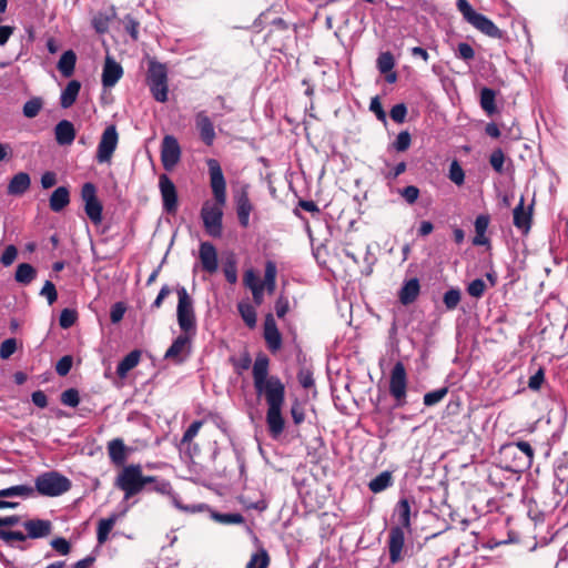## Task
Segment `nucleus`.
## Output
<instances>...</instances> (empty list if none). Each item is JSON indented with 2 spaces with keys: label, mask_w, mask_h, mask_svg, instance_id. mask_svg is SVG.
Here are the masks:
<instances>
[{
  "label": "nucleus",
  "mask_w": 568,
  "mask_h": 568,
  "mask_svg": "<svg viewBox=\"0 0 568 568\" xmlns=\"http://www.w3.org/2000/svg\"><path fill=\"white\" fill-rule=\"evenodd\" d=\"M489 163L497 173H504L505 154L501 149L491 152Z\"/></svg>",
  "instance_id": "nucleus-43"
},
{
  "label": "nucleus",
  "mask_w": 568,
  "mask_h": 568,
  "mask_svg": "<svg viewBox=\"0 0 568 568\" xmlns=\"http://www.w3.org/2000/svg\"><path fill=\"white\" fill-rule=\"evenodd\" d=\"M69 203L70 192L65 186L57 187L49 199V206L53 212H61Z\"/></svg>",
  "instance_id": "nucleus-25"
},
{
  "label": "nucleus",
  "mask_w": 568,
  "mask_h": 568,
  "mask_svg": "<svg viewBox=\"0 0 568 568\" xmlns=\"http://www.w3.org/2000/svg\"><path fill=\"white\" fill-rule=\"evenodd\" d=\"M81 84L77 80H72L68 83L60 97V104L62 108H70L77 100Z\"/></svg>",
  "instance_id": "nucleus-30"
},
{
  "label": "nucleus",
  "mask_w": 568,
  "mask_h": 568,
  "mask_svg": "<svg viewBox=\"0 0 568 568\" xmlns=\"http://www.w3.org/2000/svg\"><path fill=\"white\" fill-rule=\"evenodd\" d=\"M42 108V102L40 99H31L27 101L23 105V115L26 118L32 119L38 115Z\"/></svg>",
  "instance_id": "nucleus-44"
},
{
  "label": "nucleus",
  "mask_w": 568,
  "mask_h": 568,
  "mask_svg": "<svg viewBox=\"0 0 568 568\" xmlns=\"http://www.w3.org/2000/svg\"><path fill=\"white\" fill-rule=\"evenodd\" d=\"M17 255H18L17 247L14 245H8L4 250V252L2 253L0 261L4 266H9L14 262V260L17 258Z\"/></svg>",
  "instance_id": "nucleus-61"
},
{
  "label": "nucleus",
  "mask_w": 568,
  "mask_h": 568,
  "mask_svg": "<svg viewBox=\"0 0 568 568\" xmlns=\"http://www.w3.org/2000/svg\"><path fill=\"white\" fill-rule=\"evenodd\" d=\"M395 65L394 57L390 52H383L377 59L378 71L386 72L392 71Z\"/></svg>",
  "instance_id": "nucleus-47"
},
{
  "label": "nucleus",
  "mask_w": 568,
  "mask_h": 568,
  "mask_svg": "<svg viewBox=\"0 0 568 568\" xmlns=\"http://www.w3.org/2000/svg\"><path fill=\"white\" fill-rule=\"evenodd\" d=\"M449 179L457 185H462L465 181V173L458 161L454 160L449 166Z\"/></svg>",
  "instance_id": "nucleus-42"
},
{
  "label": "nucleus",
  "mask_w": 568,
  "mask_h": 568,
  "mask_svg": "<svg viewBox=\"0 0 568 568\" xmlns=\"http://www.w3.org/2000/svg\"><path fill=\"white\" fill-rule=\"evenodd\" d=\"M447 394V388H438L424 395V404L426 406H434L438 404Z\"/></svg>",
  "instance_id": "nucleus-45"
},
{
  "label": "nucleus",
  "mask_w": 568,
  "mask_h": 568,
  "mask_svg": "<svg viewBox=\"0 0 568 568\" xmlns=\"http://www.w3.org/2000/svg\"><path fill=\"white\" fill-rule=\"evenodd\" d=\"M141 352L139 349H134L130 352L118 365L116 374L124 378L128 373L133 369L140 362Z\"/></svg>",
  "instance_id": "nucleus-29"
},
{
  "label": "nucleus",
  "mask_w": 568,
  "mask_h": 568,
  "mask_svg": "<svg viewBox=\"0 0 568 568\" xmlns=\"http://www.w3.org/2000/svg\"><path fill=\"white\" fill-rule=\"evenodd\" d=\"M457 8L467 22L471 21L473 17L478 13L473 9L467 0H457Z\"/></svg>",
  "instance_id": "nucleus-58"
},
{
  "label": "nucleus",
  "mask_w": 568,
  "mask_h": 568,
  "mask_svg": "<svg viewBox=\"0 0 568 568\" xmlns=\"http://www.w3.org/2000/svg\"><path fill=\"white\" fill-rule=\"evenodd\" d=\"M70 487V480L57 471H48L36 478V488L43 496H60L67 493Z\"/></svg>",
  "instance_id": "nucleus-5"
},
{
  "label": "nucleus",
  "mask_w": 568,
  "mask_h": 568,
  "mask_svg": "<svg viewBox=\"0 0 568 568\" xmlns=\"http://www.w3.org/2000/svg\"><path fill=\"white\" fill-rule=\"evenodd\" d=\"M394 514L400 524L399 527L403 529H410V503L407 498H402L398 500Z\"/></svg>",
  "instance_id": "nucleus-28"
},
{
  "label": "nucleus",
  "mask_w": 568,
  "mask_h": 568,
  "mask_svg": "<svg viewBox=\"0 0 568 568\" xmlns=\"http://www.w3.org/2000/svg\"><path fill=\"white\" fill-rule=\"evenodd\" d=\"M176 293L179 297L176 307L178 324L183 333H192V335H195L196 318L193 300L184 286L178 287Z\"/></svg>",
  "instance_id": "nucleus-4"
},
{
  "label": "nucleus",
  "mask_w": 568,
  "mask_h": 568,
  "mask_svg": "<svg viewBox=\"0 0 568 568\" xmlns=\"http://www.w3.org/2000/svg\"><path fill=\"white\" fill-rule=\"evenodd\" d=\"M61 403L65 406L77 407L80 403L79 392L75 388H69L61 394Z\"/></svg>",
  "instance_id": "nucleus-46"
},
{
  "label": "nucleus",
  "mask_w": 568,
  "mask_h": 568,
  "mask_svg": "<svg viewBox=\"0 0 568 568\" xmlns=\"http://www.w3.org/2000/svg\"><path fill=\"white\" fill-rule=\"evenodd\" d=\"M153 98L158 102L168 100V77L166 73H150L146 78Z\"/></svg>",
  "instance_id": "nucleus-13"
},
{
  "label": "nucleus",
  "mask_w": 568,
  "mask_h": 568,
  "mask_svg": "<svg viewBox=\"0 0 568 568\" xmlns=\"http://www.w3.org/2000/svg\"><path fill=\"white\" fill-rule=\"evenodd\" d=\"M71 367H72V357L69 355H65L58 361V363L55 365V371L60 376H65L70 372Z\"/></svg>",
  "instance_id": "nucleus-59"
},
{
  "label": "nucleus",
  "mask_w": 568,
  "mask_h": 568,
  "mask_svg": "<svg viewBox=\"0 0 568 568\" xmlns=\"http://www.w3.org/2000/svg\"><path fill=\"white\" fill-rule=\"evenodd\" d=\"M77 321V313L73 310L64 308L62 310L60 317H59V324L62 328H69L71 327Z\"/></svg>",
  "instance_id": "nucleus-50"
},
{
  "label": "nucleus",
  "mask_w": 568,
  "mask_h": 568,
  "mask_svg": "<svg viewBox=\"0 0 568 568\" xmlns=\"http://www.w3.org/2000/svg\"><path fill=\"white\" fill-rule=\"evenodd\" d=\"M504 449L508 453L514 449H518L523 453L524 456L519 458L517 464L518 467L528 468L531 466L534 460V449L528 442L518 440L507 445Z\"/></svg>",
  "instance_id": "nucleus-21"
},
{
  "label": "nucleus",
  "mask_w": 568,
  "mask_h": 568,
  "mask_svg": "<svg viewBox=\"0 0 568 568\" xmlns=\"http://www.w3.org/2000/svg\"><path fill=\"white\" fill-rule=\"evenodd\" d=\"M276 274L277 268L274 262L267 261L265 264V274L264 281L261 284H264V288L268 294H273L276 286Z\"/></svg>",
  "instance_id": "nucleus-34"
},
{
  "label": "nucleus",
  "mask_w": 568,
  "mask_h": 568,
  "mask_svg": "<svg viewBox=\"0 0 568 568\" xmlns=\"http://www.w3.org/2000/svg\"><path fill=\"white\" fill-rule=\"evenodd\" d=\"M462 298V293L458 288L448 290L443 297V302L448 311L455 310Z\"/></svg>",
  "instance_id": "nucleus-40"
},
{
  "label": "nucleus",
  "mask_w": 568,
  "mask_h": 568,
  "mask_svg": "<svg viewBox=\"0 0 568 568\" xmlns=\"http://www.w3.org/2000/svg\"><path fill=\"white\" fill-rule=\"evenodd\" d=\"M40 295L44 296L48 300V303L52 305L58 298L54 284L51 281H45L43 287L40 291Z\"/></svg>",
  "instance_id": "nucleus-52"
},
{
  "label": "nucleus",
  "mask_w": 568,
  "mask_h": 568,
  "mask_svg": "<svg viewBox=\"0 0 568 568\" xmlns=\"http://www.w3.org/2000/svg\"><path fill=\"white\" fill-rule=\"evenodd\" d=\"M0 539L6 542H11L12 540L24 541L27 536L21 531L0 529Z\"/></svg>",
  "instance_id": "nucleus-62"
},
{
  "label": "nucleus",
  "mask_w": 568,
  "mask_h": 568,
  "mask_svg": "<svg viewBox=\"0 0 568 568\" xmlns=\"http://www.w3.org/2000/svg\"><path fill=\"white\" fill-rule=\"evenodd\" d=\"M30 184V175L26 172H19L9 181L7 192L10 195H22L29 190Z\"/></svg>",
  "instance_id": "nucleus-24"
},
{
  "label": "nucleus",
  "mask_w": 568,
  "mask_h": 568,
  "mask_svg": "<svg viewBox=\"0 0 568 568\" xmlns=\"http://www.w3.org/2000/svg\"><path fill=\"white\" fill-rule=\"evenodd\" d=\"M159 187L163 201V209L168 213H174L178 209V193L174 183L166 174L159 178Z\"/></svg>",
  "instance_id": "nucleus-11"
},
{
  "label": "nucleus",
  "mask_w": 568,
  "mask_h": 568,
  "mask_svg": "<svg viewBox=\"0 0 568 568\" xmlns=\"http://www.w3.org/2000/svg\"><path fill=\"white\" fill-rule=\"evenodd\" d=\"M264 338L271 352L275 353L281 348L282 336L272 314H267L265 317Z\"/></svg>",
  "instance_id": "nucleus-14"
},
{
  "label": "nucleus",
  "mask_w": 568,
  "mask_h": 568,
  "mask_svg": "<svg viewBox=\"0 0 568 568\" xmlns=\"http://www.w3.org/2000/svg\"><path fill=\"white\" fill-rule=\"evenodd\" d=\"M108 452L111 460L115 464H122L125 459V446L122 439L115 438L108 445Z\"/></svg>",
  "instance_id": "nucleus-33"
},
{
  "label": "nucleus",
  "mask_w": 568,
  "mask_h": 568,
  "mask_svg": "<svg viewBox=\"0 0 568 568\" xmlns=\"http://www.w3.org/2000/svg\"><path fill=\"white\" fill-rule=\"evenodd\" d=\"M420 293V284L418 278L406 281L399 290L398 297L403 305L414 303Z\"/></svg>",
  "instance_id": "nucleus-22"
},
{
  "label": "nucleus",
  "mask_w": 568,
  "mask_h": 568,
  "mask_svg": "<svg viewBox=\"0 0 568 568\" xmlns=\"http://www.w3.org/2000/svg\"><path fill=\"white\" fill-rule=\"evenodd\" d=\"M480 105L488 113L495 112V91L484 88L480 93Z\"/></svg>",
  "instance_id": "nucleus-37"
},
{
  "label": "nucleus",
  "mask_w": 568,
  "mask_h": 568,
  "mask_svg": "<svg viewBox=\"0 0 568 568\" xmlns=\"http://www.w3.org/2000/svg\"><path fill=\"white\" fill-rule=\"evenodd\" d=\"M400 195L406 200L408 204H414L419 195V190L414 185H408L400 190Z\"/></svg>",
  "instance_id": "nucleus-63"
},
{
  "label": "nucleus",
  "mask_w": 568,
  "mask_h": 568,
  "mask_svg": "<svg viewBox=\"0 0 568 568\" xmlns=\"http://www.w3.org/2000/svg\"><path fill=\"white\" fill-rule=\"evenodd\" d=\"M410 142V134L407 131H402L396 136V140L394 141L393 145L396 151L404 152L409 148Z\"/></svg>",
  "instance_id": "nucleus-49"
},
{
  "label": "nucleus",
  "mask_w": 568,
  "mask_h": 568,
  "mask_svg": "<svg viewBox=\"0 0 568 568\" xmlns=\"http://www.w3.org/2000/svg\"><path fill=\"white\" fill-rule=\"evenodd\" d=\"M406 369L402 362H397L390 372L389 378V393L396 399L397 406H403L406 403Z\"/></svg>",
  "instance_id": "nucleus-6"
},
{
  "label": "nucleus",
  "mask_w": 568,
  "mask_h": 568,
  "mask_svg": "<svg viewBox=\"0 0 568 568\" xmlns=\"http://www.w3.org/2000/svg\"><path fill=\"white\" fill-rule=\"evenodd\" d=\"M77 61V55L72 50L65 51L59 62H58V70L59 71H74Z\"/></svg>",
  "instance_id": "nucleus-39"
},
{
  "label": "nucleus",
  "mask_w": 568,
  "mask_h": 568,
  "mask_svg": "<svg viewBox=\"0 0 568 568\" xmlns=\"http://www.w3.org/2000/svg\"><path fill=\"white\" fill-rule=\"evenodd\" d=\"M34 493L33 488L28 485H17L0 490V497H30Z\"/></svg>",
  "instance_id": "nucleus-36"
},
{
  "label": "nucleus",
  "mask_w": 568,
  "mask_h": 568,
  "mask_svg": "<svg viewBox=\"0 0 568 568\" xmlns=\"http://www.w3.org/2000/svg\"><path fill=\"white\" fill-rule=\"evenodd\" d=\"M55 141L59 145H70L75 139V129L69 120H61L54 128Z\"/></svg>",
  "instance_id": "nucleus-18"
},
{
  "label": "nucleus",
  "mask_w": 568,
  "mask_h": 568,
  "mask_svg": "<svg viewBox=\"0 0 568 568\" xmlns=\"http://www.w3.org/2000/svg\"><path fill=\"white\" fill-rule=\"evenodd\" d=\"M37 276V270L29 263H21L17 266L14 280L22 284H30Z\"/></svg>",
  "instance_id": "nucleus-32"
},
{
  "label": "nucleus",
  "mask_w": 568,
  "mask_h": 568,
  "mask_svg": "<svg viewBox=\"0 0 568 568\" xmlns=\"http://www.w3.org/2000/svg\"><path fill=\"white\" fill-rule=\"evenodd\" d=\"M544 381H545L544 369L539 368L532 376H530L529 382H528V387L531 390H539Z\"/></svg>",
  "instance_id": "nucleus-64"
},
{
  "label": "nucleus",
  "mask_w": 568,
  "mask_h": 568,
  "mask_svg": "<svg viewBox=\"0 0 568 568\" xmlns=\"http://www.w3.org/2000/svg\"><path fill=\"white\" fill-rule=\"evenodd\" d=\"M486 290V284L481 278L471 281L467 286V292L470 296L479 298L483 296Z\"/></svg>",
  "instance_id": "nucleus-48"
},
{
  "label": "nucleus",
  "mask_w": 568,
  "mask_h": 568,
  "mask_svg": "<svg viewBox=\"0 0 568 568\" xmlns=\"http://www.w3.org/2000/svg\"><path fill=\"white\" fill-rule=\"evenodd\" d=\"M404 544V529L399 526L392 527L388 536L389 560L392 564H397L403 559Z\"/></svg>",
  "instance_id": "nucleus-12"
},
{
  "label": "nucleus",
  "mask_w": 568,
  "mask_h": 568,
  "mask_svg": "<svg viewBox=\"0 0 568 568\" xmlns=\"http://www.w3.org/2000/svg\"><path fill=\"white\" fill-rule=\"evenodd\" d=\"M50 545L57 552L63 556L68 555L71 549L70 542L62 537L52 539Z\"/></svg>",
  "instance_id": "nucleus-55"
},
{
  "label": "nucleus",
  "mask_w": 568,
  "mask_h": 568,
  "mask_svg": "<svg viewBox=\"0 0 568 568\" xmlns=\"http://www.w3.org/2000/svg\"><path fill=\"white\" fill-rule=\"evenodd\" d=\"M270 359L265 354H258L252 367L255 392L264 396L267 404L266 424L273 438L284 430L285 422L282 407L285 403V385L280 377L268 374Z\"/></svg>",
  "instance_id": "nucleus-1"
},
{
  "label": "nucleus",
  "mask_w": 568,
  "mask_h": 568,
  "mask_svg": "<svg viewBox=\"0 0 568 568\" xmlns=\"http://www.w3.org/2000/svg\"><path fill=\"white\" fill-rule=\"evenodd\" d=\"M407 108L404 103L394 105L390 110V118L396 123H403L406 119Z\"/></svg>",
  "instance_id": "nucleus-56"
},
{
  "label": "nucleus",
  "mask_w": 568,
  "mask_h": 568,
  "mask_svg": "<svg viewBox=\"0 0 568 568\" xmlns=\"http://www.w3.org/2000/svg\"><path fill=\"white\" fill-rule=\"evenodd\" d=\"M524 203L525 197L521 196L518 205L514 209L513 212L514 225L524 233H527L530 229L531 209L526 210Z\"/></svg>",
  "instance_id": "nucleus-20"
},
{
  "label": "nucleus",
  "mask_w": 568,
  "mask_h": 568,
  "mask_svg": "<svg viewBox=\"0 0 568 568\" xmlns=\"http://www.w3.org/2000/svg\"><path fill=\"white\" fill-rule=\"evenodd\" d=\"M193 336L194 335H192V333H183L179 335L166 349L164 358L173 361L176 364L183 363L191 353Z\"/></svg>",
  "instance_id": "nucleus-8"
},
{
  "label": "nucleus",
  "mask_w": 568,
  "mask_h": 568,
  "mask_svg": "<svg viewBox=\"0 0 568 568\" xmlns=\"http://www.w3.org/2000/svg\"><path fill=\"white\" fill-rule=\"evenodd\" d=\"M118 140L119 136L114 125H110L103 131L97 151V161L99 163L111 161L118 145Z\"/></svg>",
  "instance_id": "nucleus-9"
},
{
  "label": "nucleus",
  "mask_w": 568,
  "mask_h": 568,
  "mask_svg": "<svg viewBox=\"0 0 568 568\" xmlns=\"http://www.w3.org/2000/svg\"><path fill=\"white\" fill-rule=\"evenodd\" d=\"M200 260L202 268L212 274L217 271V253L213 244L203 242L200 245Z\"/></svg>",
  "instance_id": "nucleus-15"
},
{
  "label": "nucleus",
  "mask_w": 568,
  "mask_h": 568,
  "mask_svg": "<svg viewBox=\"0 0 568 568\" xmlns=\"http://www.w3.org/2000/svg\"><path fill=\"white\" fill-rule=\"evenodd\" d=\"M297 379L304 388H311L314 386L313 373L308 368H301L297 374Z\"/></svg>",
  "instance_id": "nucleus-57"
},
{
  "label": "nucleus",
  "mask_w": 568,
  "mask_h": 568,
  "mask_svg": "<svg viewBox=\"0 0 568 568\" xmlns=\"http://www.w3.org/2000/svg\"><path fill=\"white\" fill-rule=\"evenodd\" d=\"M196 128L200 136L206 145H211L215 139V131L212 121L205 112H199L195 118Z\"/></svg>",
  "instance_id": "nucleus-19"
},
{
  "label": "nucleus",
  "mask_w": 568,
  "mask_h": 568,
  "mask_svg": "<svg viewBox=\"0 0 568 568\" xmlns=\"http://www.w3.org/2000/svg\"><path fill=\"white\" fill-rule=\"evenodd\" d=\"M23 527L27 530V538H43L51 534L52 524L50 520L44 519H30L23 523Z\"/></svg>",
  "instance_id": "nucleus-16"
},
{
  "label": "nucleus",
  "mask_w": 568,
  "mask_h": 568,
  "mask_svg": "<svg viewBox=\"0 0 568 568\" xmlns=\"http://www.w3.org/2000/svg\"><path fill=\"white\" fill-rule=\"evenodd\" d=\"M270 564V557L265 549H261L258 552L252 555L246 568H267Z\"/></svg>",
  "instance_id": "nucleus-38"
},
{
  "label": "nucleus",
  "mask_w": 568,
  "mask_h": 568,
  "mask_svg": "<svg viewBox=\"0 0 568 568\" xmlns=\"http://www.w3.org/2000/svg\"><path fill=\"white\" fill-rule=\"evenodd\" d=\"M151 483H155V477L144 476L139 464L124 466L115 478V486L124 493L125 500L141 493Z\"/></svg>",
  "instance_id": "nucleus-3"
},
{
  "label": "nucleus",
  "mask_w": 568,
  "mask_h": 568,
  "mask_svg": "<svg viewBox=\"0 0 568 568\" xmlns=\"http://www.w3.org/2000/svg\"><path fill=\"white\" fill-rule=\"evenodd\" d=\"M210 185L215 202L206 201L201 209V219L206 233L213 237L222 235L223 207L226 203V182L217 160L207 159Z\"/></svg>",
  "instance_id": "nucleus-2"
},
{
  "label": "nucleus",
  "mask_w": 568,
  "mask_h": 568,
  "mask_svg": "<svg viewBox=\"0 0 568 568\" xmlns=\"http://www.w3.org/2000/svg\"><path fill=\"white\" fill-rule=\"evenodd\" d=\"M121 515L112 514L108 518H102L98 523L97 527V540L99 545H103L108 538L110 531L113 529Z\"/></svg>",
  "instance_id": "nucleus-26"
},
{
  "label": "nucleus",
  "mask_w": 568,
  "mask_h": 568,
  "mask_svg": "<svg viewBox=\"0 0 568 568\" xmlns=\"http://www.w3.org/2000/svg\"><path fill=\"white\" fill-rule=\"evenodd\" d=\"M121 22L123 23L125 31L131 36L132 40L136 41L139 39L140 22L131 14H126Z\"/></svg>",
  "instance_id": "nucleus-41"
},
{
  "label": "nucleus",
  "mask_w": 568,
  "mask_h": 568,
  "mask_svg": "<svg viewBox=\"0 0 568 568\" xmlns=\"http://www.w3.org/2000/svg\"><path fill=\"white\" fill-rule=\"evenodd\" d=\"M81 197L84 202V211L92 223L102 221V204L97 197V189L93 183H84L81 189Z\"/></svg>",
  "instance_id": "nucleus-7"
},
{
  "label": "nucleus",
  "mask_w": 568,
  "mask_h": 568,
  "mask_svg": "<svg viewBox=\"0 0 568 568\" xmlns=\"http://www.w3.org/2000/svg\"><path fill=\"white\" fill-rule=\"evenodd\" d=\"M181 148L173 135H165L161 145V161L165 170H172L180 161Z\"/></svg>",
  "instance_id": "nucleus-10"
},
{
  "label": "nucleus",
  "mask_w": 568,
  "mask_h": 568,
  "mask_svg": "<svg viewBox=\"0 0 568 568\" xmlns=\"http://www.w3.org/2000/svg\"><path fill=\"white\" fill-rule=\"evenodd\" d=\"M393 485V475L390 471L385 470L378 474L375 478H373L369 484L368 488L371 491L378 494L387 489Z\"/></svg>",
  "instance_id": "nucleus-31"
},
{
  "label": "nucleus",
  "mask_w": 568,
  "mask_h": 568,
  "mask_svg": "<svg viewBox=\"0 0 568 568\" xmlns=\"http://www.w3.org/2000/svg\"><path fill=\"white\" fill-rule=\"evenodd\" d=\"M239 312L241 314L242 320L244 323L250 327L254 328L256 326V312L255 308L246 303V302H240L237 305Z\"/></svg>",
  "instance_id": "nucleus-35"
},
{
  "label": "nucleus",
  "mask_w": 568,
  "mask_h": 568,
  "mask_svg": "<svg viewBox=\"0 0 568 568\" xmlns=\"http://www.w3.org/2000/svg\"><path fill=\"white\" fill-rule=\"evenodd\" d=\"M369 110L376 115V118L381 122L386 124V122H387L386 113H385V111H384V109L382 106V103H381V100H379L378 95L372 98L371 103H369Z\"/></svg>",
  "instance_id": "nucleus-51"
},
{
  "label": "nucleus",
  "mask_w": 568,
  "mask_h": 568,
  "mask_svg": "<svg viewBox=\"0 0 568 568\" xmlns=\"http://www.w3.org/2000/svg\"><path fill=\"white\" fill-rule=\"evenodd\" d=\"M116 18L114 7L104 12H98L92 19V27L98 33H105L109 30L110 22Z\"/></svg>",
  "instance_id": "nucleus-27"
},
{
  "label": "nucleus",
  "mask_w": 568,
  "mask_h": 568,
  "mask_svg": "<svg viewBox=\"0 0 568 568\" xmlns=\"http://www.w3.org/2000/svg\"><path fill=\"white\" fill-rule=\"evenodd\" d=\"M17 349V341L14 338H8L0 345V357L2 359L9 358Z\"/></svg>",
  "instance_id": "nucleus-54"
},
{
  "label": "nucleus",
  "mask_w": 568,
  "mask_h": 568,
  "mask_svg": "<svg viewBox=\"0 0 568 568\" xmlns=\"http://www.w3.org/2000/svg\"><path fill=\"white\" fill-rule=\"evenodd\" d=\"M236 213L240 224L243 227H247L250 223V214L253 210V205L250 201L248 194L245 190L235 196Z\"/></svg>",
  "instance_id": "nucleus-17"
},
{
  "label": "nucleus",
  "mask_w": 568,
  "mask_h": 568,
  "mask_svg": "<svg viewBox=\"0 0 568 568\" xmlns=\"http://www.w3.org/2000/svg\"><path fill=\"white\" fill-rule=\"evenodd\" d=\"M473 27H475L477 30L481 31L486 36L493 37V38H501V31L495 26V23L489 20L487 17H485L481 13H477L475 17H473L471 21H469Z\"/></svg>",
  "instance_id": "nucleus-23"
},
{
  "label": "nucleus",
  "mask_w": 568,
  "mask_h": 568,
  "mask_svg": "<svg viewBox=\"0 0 568 568\" xmlns=\"http://www.w3.org/2000/svg\"><path fill=\"white\" fill-rule=\"evenodd\" d=\"M125 311H126V307H125L124 303L118 302V303L113 304L111 307V312H110L111 322L114 324L119 323L123 318Z\"/></svg>",
  "instance_id": "nucleus-60"
},
{
  "label": "nucleus",
  "mask_w": 568,
  "mask_h": 568,
  "mask_svg": "<svg viewBox=\"0 0 568 568\" xmlns=\"http://www.w3.org/2000/svg\"><path fill=\"white\" fill-rule=\"evenodd\" d=\"M203 425L202 420H195L193 422L189 428L183 434L181 444H190L192 439L197 435L199 430L201 429Z\"/></svg>",
  "instance_id": "nucleus-53"
}]
</instances>
